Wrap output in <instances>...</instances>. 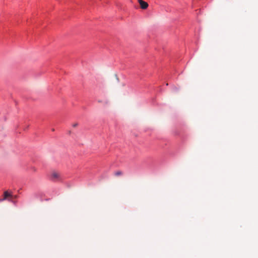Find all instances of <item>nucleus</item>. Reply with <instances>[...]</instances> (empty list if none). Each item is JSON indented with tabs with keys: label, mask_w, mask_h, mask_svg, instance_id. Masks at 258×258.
Segmentation results:
<instances>
[{
	"label": "nucleus",
	"mask_w": 258,
	"mask_h": 258,
	"mask_svg": "<svg viewBox=\"0 0 258 258\" xmlns=\"http://www.w3.org/2000/svg\"><path fill=\"white\" fill-rule=\"evenodd\" d=\"M12 197V195L11 193H9L8 191H5L4 192V198L3 199H0V202L6 200L8 197Z\"/></svg>",
	"instance_id": "f257e3e1"
},
{
	"label": "nucleus",
	"mask_w": 258,
	"mask_h": 258,
	"mask_svg": "<svg viewBox=\"0 0 258 258\" xmlns=\"http://www.w3.org/2000/svg\"><path fill=\"white\" fill-rule=\"evenodd\" d=\"M139 3L140 5L141 8L142 9H146L148 7V3L143 0H139Z\"/></svg>",
	"instance_id": "f03ea898"
},
{
	"label": "nucleus",
	"mask_w": 258,
	"mask_h": 258,
	"mask_svg": "<svg viewBox=\"0 0 258 258\" xmlns=\"http://www.w3.org/2000/svg\"><path fill=\"white\" fill-rule=\"evenodd\" d=\"M59 177V175L56 172H53L51 176V180H55L57 179Z\"/></svg>",
	"instance_id": "7ed1b4c3"
},
{
	"label": "nucleus",
	"mask_w": 258,
	"mask_h": 258,
	"mask_svg": "<svg viewBox=\"0 0 258 258\" xmlns=\"http://www.w3.org/2000/svg\"><path fill=\"white\" fill-rule=\"evenodd\" d=\"M122 173L121 171H117L114 172V175L115 176H119V175H122Z\"/></svg>",
	"instance_id": "20e7f679"
},
{
	"label": "nucleus",
	"mask_w": 258,
	"mask_h": 258,
	"mask_svg": "<svg viewBox=\"0 0 258 258\" xmlns=\"http://www.w3.org/2000/svg\"><path fill=\"white\" fill-rule=\"evenodd\" d=\"M77 125H78V123H74V124L72 125V126H73V127H76V126H77Z\"/></svg>",
	"instance_id": "39448f33"
}]
</instances>
